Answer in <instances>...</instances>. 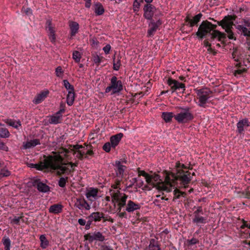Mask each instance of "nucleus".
<instances>
[{
  "mask_svg": "<svg viewBox=\"0 0 250 250\" xmlns=\"http://www.w3.org/2000/svg\"><path fill=\"white\" fill-rule=\"evenodd\" d=\"M188 246H191L199 243V240L195 238H192L190 240H187Z\"/></svg>",
  "mask_w": 250,
  "mask_h": 250,
  "instance_id": "nucleus-58",
  "label": "nucleus"
},
{
  "mask_svg": "<svg viewBox=\"0 0 250 250\" xmlns=\"http://www.w3.org/2000/svg\"><path fill=\"white\" fill-rule=\"evenodd\" d=\"M3 121L8 125L12 126L16 129L19 127L21 126V125L20 120L17 121L11 119H5L3 120Z\"/></svg>",
  "mask_w": 250,
  "mask_h": 250,
  "instance_id": "nucleus-25",
  "label": "nucleus"
},
{
  "mask_svg": "<svg viewBox=\"0 0 250 250\" xmlns=\"http://www.w3.org/2000/svg\"><path fill=\"white\" fill-rule=\"evenodd\" d=\"M61 114H57V112L55 115H52L50 117L49 119V123L53 124H57L60 123V120L62 118Z\"/></svg>",
  "mask_w": 250,
  "mask_h": 250,
  "instance_id": "nucleus-36",
  "label": "nucleus"
},
{
  "mask_svg": "<svg viewBox=\"0 0 250 250\" xmlns=\"http://www.w3.org/2000/svg\"><path fill=\"white\" fill-rule=\"evenodd\" d=\"M32 186L36 188L39 191L42 193L47 192L50 190V188L41 182L40 179H34L32 181Z\"/></svg>",
  "mask_w": 250,
  "mask_h": 250,
  "instance_id": "nucleus-12",
  "label": "nucleus"
},
{
  "mask_svg": "<svg viewBox=\"0 0 250 250\" xmlns=\"http://www.w3.org/2000/svg\"><path fill=\"white\" fill-rule=\"evenodd\" d=\"M121 180L115 179L114 184H112L111 185V188L114 189H118V188L121 189L119 188V186L121 184Z\"/></svg>",
  "mask_w": 250,
  "mask_h": 250,
  "instance_id": "nucleus-59",
  "label": "nucleus"
},
{
  "mask_svg": "<svg viewBox=\"0 0 250 250\" xmlns=\"http://www.w3.org/2000/svg\"><path fill=\"white\" fill-rule=\"evenodd\" d=\"M63 206L60 204H56L51 205L49 209V212L53 214H59L62 212Z\"/></svg>",
  "mask_w": 250,
  "mask_h": 250,
  "instance_id": "nucleus-21",
  "label": "nucleus"
},
{
  "mask_svg": "<svg viewBox=\"0 0 250 250\" xmlns=\"http://www.w3.org/2000/svg\"><path fill=\"white\" fill-rule=\"evenodd\" d=\"M120 194V192L119 190L117 192L113 193L111 196L112 201H118L120 199L119 197V194Z\"/></svg>",
  "mask_w": 250,
  "mask_h": 250,
  "instance_id": "nucleus-57",
  "label": "nucleus"
},
{
  "mask_svg": "<svg viewBox=\"0 0 250 250\" xmlns=\"http://www.w3.org/2000/svg\"><path fill=\"white\" fill-rule=\"evenodd\" d=\"M10 174V172L8 170H2L0 172V179L4 177H7Z\"/></svg>",
  "mask_w": 250,
  "mask_h": 250,
  "instance_id": "nucleus-60",
  "label": "nucleus"
},
{
  "mask_svg": "<svg viewBox=\"0 0 250 250\" xmlns=\"http://www.w3.org/2000/svg\"><path fill=\"white\" fill-rule=\"evenodd\" d=\"M137 171L139 176H143L145 177L148 175V173L146 172L144 170H141L139 167L137 168Z\"/></svg>",
  "mask_w": 250,
  "mask_h": 250,
  "instance_id": "nucleus-63",
  "label": "nucleus"
},
{
  "mask_svg": "<svg viewBox=\"0 0 250 250\" xmlns=\"http://www.w3.org/2000/svg\"><path fill=\"white\" fill-rule=\"evenodd\" d=\"M226 19L229 22H230L229 25H230V27H232L233 25V21L235 20L236 18V15H228L226 16Z\"/></svg>",
  "mask_w": 250,
  "mask_h": 250,
  "instance_id": "nucleus-50",
  "label": "nucleus"
},
{
  "mask_svg": "<svg viewBox=\"0 0 250 250\" xmlns=\"http://www.w3.org/2000/svg\"><path fill=\"white\" fill-rule=\"evenodd\" d=\"M123 89V85L121 81L118 80L116 76H113L111 79L110 84L105 90V93L111 91V95L120 93Z\"/></svg>",
  "mask_w": 250,
  "mask_h": 250,
  "instance_id": "nucleus-4",
  "label": "nucleus"
},
{
  "mask_svg": "<svg viewBox=\"0 0 250 250\" xmlns=\"http://www.w3.org/2000/svg\"><path fill=\"white\" fill-rule=\"evenodd\" d=\"M187 193L185 192L181 191L177 188H176L174 190V197L173 201H174L175 199H179L181 197H186Z\"/></svg>",
  "mask_w": 250,
  "mask_h": 250,
  "instance_id": "nucleus-35",
  "label": "nucleus"
},
{
  "mask_svg": "<svg viewBox=\"0 0 250 250\" xmlns=\"http://www.w3.org/2000/svg\"><path fill=\"white\" fill-rule=\"evenodd\" d=\"M0 150L7 152L9 150L8 147L4 143L0 140Z\"/></svg>",
  "mask_w": 250,
  "mask_h": 250,
  "instance_id": "nucleus-62",
  "label": "nucleus"
},
{
  "mask_svg": "<svg viewBox=\"0 0 250 250\" xmlns=\"http://www.w3.org/2000/svg\"><path fill=\"white\" fill-rule=\"evenodd\" d=\"M69 26L70 29V35L71 37L74 36L78 32L79 25L76 21H70Z\"/></svg>",
  "mask_w": 250,
  "mask_h": 250,
  "instance_id": "nucleus-24",
  "label": "nucleus"
},
{
  "mask_svg": "<svg viewBox=\"0 0 250 250\" xmlns=\"http://www.w3.org/2000/svg\"><path fill=\"white\" fill-rule=\"evenodd\" d=\"M206 220L207 219L205 217L195 215V217L193 219V222L197 224L198 223L205 224Z\"/></svg>",
  "mask_w": 250,
  "mask_h": 250,
  "instance_id": "nucleus-41",
  "label": "nucleus"
},
{
  "mask_svg": "<svg viewBox=\"0 0 250 250\" xmlns=\"http://www.w3.org/2000/svg\"><path fill=\"white\" fill-rule=\"evenodd\" d=\"M74 206L80 210L84 209L85 210H89L90 208V205L84 198H82L76 199Z\"/></svg>",
  "mask_w": 250,
  "mask_h": 250,
  "instance_id": "nucleus-15",
  "label": "nucleus"
},
{
  "mask_svg": "<svg viewBox=\"0 0 250 250\" xmlns=\"http://www.w3.org/2000/svg\"><path fill=\"white\" fill-rule=\"evenodd\" d=\"M115 166L117 167L116 175L117 176H121L123 177L125 169L126 167L121 164V162L120 161H116L115 162Z\"/></svg>",
  "mask_w": 250,
  "mask_h": 250,
  "instance_id": "nucleus-23",
  "label": "nucleus"
},
{
  "mask_svg": "<svg viewBox=\"0 0 250 250\" xmlns=\"http://www.w3.org/2000/svg\"><path fill=\"white\" fill-rule=\"evenodd\" d=\"M241 196L246 198L250 199V186L248 187L247 188L241 192Z\"/></svg>",
  "mask_w": 250,
  "mask_h": 250,
  "instance_id": "nucleus-47",
  "label": "nucleus"
},
{
  "mask_svg": "<svg viewBox=\"0 0 250 250\" xmlns=\"http://www.w3.org/2000/svg\"><path fill=\"white\" fill-rule=\"evenodd\" d=\"M1 242L4 246V250H10L11 242L9 237L4 236L2 239Z\"/></svg>",
  "mask_w": 250,
  "mask_h": 250,
  "instance_id": "nucleus-33",
  "label": "nucleus"
},
{
  "mask_svg": "<svg viewBox=\"0 0 250 250\" xmlns=\"http://www.w3.org/2000/svg\"><path fill=\"white\" fill-rule=\"evenodd\" d=\"M226 34L222 33L218 30L213 31V33L211 34L209 40H214L215 39L217 38L218 40L222 43L224 42V40L226 39Z\"/></svg>",
  "mask_w": 250,
  "mask_h": 250,
  "instance_id": "nucleus-17",
  "label": "nucleus"
},
{
  "mask_svg": "<svg viewBox=\"0 0 250 250\" xmlns=\"http://www.w3.org/2000/svg\"><path fill=\"white\" fill-rule=\"evenodd\" d=\"M142 2H143V0H134L133 3V10L134 12L139 11Z\"/></svg>",
  "mask_w": 250,
  "mask_h": 250,
  "instance_id": "nucleus-42",
  "label": "nucleus"
},
{
  "mask_svg": "<svg viewBox=\"0 0 250 250\" xmlns=\"http://www.w3.org/2000/svg\"><path fill=\"white\" fill-rule=\"evenodd\" d=\"M63 152H64L65 153L64 154V156L65 157H67V154L69 152V150L67 149H66V148H62V151H59L58 152L53 151L52 153L53 154H54V155H57L58 154H60V155L61 154H62Z\"/></svg>",
  "mask_w": 250,
  "mask_h": 250,
  "instance_id": "nucleus-61",
  "label": "nucleus"
},
{
  "mask_svg": "<svg viewBox=\"0 0 250 250\" xmlns=\"http://www.w3.org/2000/svg\"><path fill=\"white\" fill-rule=\"evenodd\" d=\"M65 104L64 103L62 102L60 105V110L57 112V114H61L65 112Z\"/></svg>",
  "mask_w": 250,
  "mask_h": 250,
  "instance_id": "nucleus-55",
  "label": "nucleus"
},
{
  "mask_svg": "<svg viewBox=\"0 0 250 250\" xmlns=\"http://www.w3.org/2000/svg\"><path fill=\"white\" fill-rule=\"evenodd\" d=\"M162 24V21L160 20H158L156 22L154 20H151L149 24V29L147 31V36L151 37L153 36L155 32L157 31L158 27Z\"/></svg>",
  "mask_w": 250,
  "mask_h": 250,
  "instance_id": "nucleus-16",
  "label": "nucleus"
},
{
  "mask_svg": "<svg viewBox=\"0 0 250 250\" xmlns=\"http://www.w3.org/2000/svg\"><path fill=\"white\" fill-rule=\"evenodd\" d=\"M203 14L201 13L196 15L192 19H191L189 14H188L185 19V24L189 27H192L194 26H197L198 22L200 21Z\"/></svg>",
  "mask_w": 250,
  "mask_h": 250,
  "instance_id": "nucleus-9",
  "label": "nucleus"
},
{
  "mask_svg": "<svg viewBox=\"0 0 250 250\" xmlns=\"http://www.w3.org/2000/svg\"><path fill=\"white\" fill-rule=\"evenodd\" d=\"M147 250H161L158 244V241L155 239H150L149 245Z\"/></svg>",
  "mask_w": 250,
  "mask_h": 250,
  "instance_id": "nucleus-29",
  "label": "nucleus"
},
{
  "mask_svg": "<svg viewBox=\"0 0 250 250\" xmlns=\"http://www.w3.org/2000/svg\"><path fill=\"white\" fill-rule=\"evenodd\" d=\"M63 83L64 86L68 91L73 92L74 91V86L69 83L68 80H64Z\"/></svg>",
  "mask_w": 250,
  "mask_h": 250,
  "instance_id": "nucleus-44",
  "label": "nucleus"
},
{
  "mask_svg": "<svg viewBox=\"0 0 250 250\" xmlns=\"http://www.w3.org/2000/svg\"><path fill=\"white\" fill-rule=\"evenodd\" d=\"M211 33L210 28L208 24V21L206 20L203 21L199 25L198 31L196 33V35L199 39L202 40L208 35H209L210 37Z\"/></svg>",
  "mask_w": 250,
  "mask_h": 250,
  "instance_id": "nucleus-7",
  "label": "nucleus"
},
{
  "mask_svg": "<svg viewBox=\"0 0 250 250\" xmlns=\"http://www.w3.org/2000/svg\"><path fill=\"white\" fill-rule=\"evenodd\" d=\"M151 176H152V181L153 182L155 183L156 184V187H157V188L159 190H163V189H159L158 188V186L162 183H163L165 184V185L167 186V187H169V185H168L167 184V183H166V180H165V181L163 182H160V181H161L160 178V176L158 175V174H155L154 173V174L153 175H151ZM163 191H164L163 190Z\"/></svg>",
  "mask_w": 250,
  "mask_h": 250,
  "instance_id": "nucleus-28",
  "label": "nucleus"
},
{
  "mask_svg": "<svg viewBox=\"0 0 250 250\" xmlns=\"http://www.w3.org/2000/svg\"><path fill=\"white\" fill-rule=\"evenodd\" d=\"M48 36L51 42L52 43H55L56 42L55 31L49 32Z\"/></svg>",
  "mask_w": 250,
  "mask_h": 250,
  "instance_id": "nucleus-54",
  "label": "nucleus"
},
{
  "mask_svg": "<svg viewBox=\"0 0 250 250\" xmlns=\"http://www.w3.org/2000/svg\"><path fill=\"white\" fill-rule=\"evenodd\" d=\"M48 90L41 91L39 94H37L33 100V103L35 104H39L42 103L49 94Z\"/></svg>",
  "mask_w": 250,
  "mask_h": 250,
  "instance_id": "nucleus-18",
  "label": "nucleus"
},
{
  "mask_svg": "<svg viewBox=\"0 0 250 250\" xmlns=\"http://www.w3.org/2000/svg\"><path fill=\"white\" fill-rule=\"evenodd\" d=\"M145 179H146V183L148 184L151 185L153 187L156 186L155 183H154L152 181V176H151V175H149L148 174V175L146 177H145Z\"/></svg>",
  "mask_w": 250,
  "mask_h": 250,
  "instance_id": "nucleus-52",
  "label": "nucleus"
},
{
  "mask_svg": "<svg viewBox=\"0 0 250 250\" xmlns=\"http://www.w3.org/2000/svg\"><path fill=\"white\" fill-rule=\"evenodd\" d=\"M75 97V93L74 91L73 92L68 91L66 97V103L68 105L71 106L73 104Z\"/></svg>",
  "mask_w": 250,
  "mask_h": 250,
  "instance_id": "nucleus-32",
  "label": "nucleus"
},
{
  "mask_svg": "<svg viewBox=\"0 0 250 250\" xmlns=\"http://www.w3.org/2000/svg\"><path fill=\"white\" fill-rule=\"evenodd\" d=\"M69 149L73 152V155L76 154V157L80 160L84 158L89 159V156H93L94 153L93 150V147L91 144L84 143L81 145H70Z\"/></svg>",
  "mask_w": 250,
  "mask_h": 250,
  "instance_id": "nucleus-2",
  "label": "nucleus"
},
{
  "mask_svg": "<svg viewBox=\"0 0 250 250\" xmlns=\"http://www.w3.org/2000/svg\"><path fill=\"white\" fill-rule=\"evenodd\" d=\"M55 73L58 77H62L63 71L61 66H59L56 68Z\"/></svg>",
  "mask_w": 250,
  "mask_h": 250,
  "instance_id": "nucleus-51",
  "label": "nucleus"
},
{
  "mask_svg": "<svg viewBox=\"0 0 250 250\" xmlns=\"http://www.w3.org/2000/svg\"><path fill=\"white\" fill-rule=\"evenodd\" d=\"M52 157L53 158L51 161L50 168L53 170H59L57 172V175L61 176L65 173L69 174L75 171V169L71 170L63 166L67 165L66 163L63 162L64 158L60 154L52 155Z\"/></svg>",
  "mask_w": 250,
  "mask_h": 250,
  "instance_id": "nucleus-3",
  "label": "nucleus"
},
{
  "mask_svg": "<svg viewBox=\"0 0 250 250\" xmlns=\"http://www.w3.org/2000/svg\"><path fill=\"white\" fill-rule=\"evenodd\" d=\"M85 240H88L90 243L94 240L103 242L105 240V237L100 231H95L92 235L90 233H87L84 235Z\"/></svg>",
  "mask_w": 250,
  "mask_h": 250,
  "instance_id": "nucleus-11",
  "label": "nucleus"
},
{
  "mask_svg": "<svg viewBox=\"0 0 250 250\" xmlns=\"http://www.w3.org/2000/svg\"><path fill=\"white\" fill-rule=\"evenodd\" d=\"M68 178L66 177L65 178L61 177L58 182L59 186L61 188H64L65 187L66 182L67 181Z\"/></svg>",
  "mask_w": 250,
  "mask_h": 250,
  "instance_id": "nucleus-49",
  "label": "nucleus"
},
{
  "mask_svg": "<svg viewBox=\"0 0 250 250\" xmlns=\"http://www.w3.org/2000/svg\"><path fill=\"white\" fill-rule=\"evenodd\" d=\"M232 27H229L226 29L225 31L228 33V37L230 40H236V38L234 36V33L232 31Z\"/></svg>",
  "mask_w": 250,
  "mask_h": 250,
  "instance_id": "nucleus-45",
  "label": "nucleus"
},
{
  "mask_svg": "<svg viewBox=\"0 0 250 250\" xmlns=\"http://www.w3.org/2000/svg\"><path fill=\"white\" fill-rule=\"evenodd\" d=\"M196 94L199 99V105L205 107L208 100L211 97L212 91L207 87L196 90Z\"/></svg>",
  "mask_w": 250,
  "mask_h": 250,
  "instance_id": "nucleus-5",
  "label": "nucleus"
},
{
  "mask_svg": "<svg viewBox=\"0 0 250 250\" xmlns=\"http://www.w3.org/2000/svg\"><path fill=\"white\" fill-rule=\"evenodd\" d=\"M123 137V134L119 133L110 137V143L112 148H115L118 145Z\"/></svg>",
  "mask_w": 250,
  "mask_h": 250,
  "instance_id": "nucleus-19",
  "label": "nucleus"
},
{
  "mask_svg": "<svg viewBox=\"0 0 250 250\" xmlns=\"http://www.w3.org/2000/svg\"><path fill=\"white\" fill-rule=\"evenodd\" d=\"M39 239L41 242L40 247L43 249H46L49 246V242L45 235L44 234L41 235Z\"/></svg>",
  "mask_w": 250,
  "mask_h": 250,
  "instance_id": "nucleus-31",
  "label": "nucleus"
},
{
  "mask_svg": "<svg viewBox=\"0 0 250 250\" xmlns=\"http://www.w3.org/2000/svg\"><path fill=\"white\" fill-rule=\"evenodd\" d=\"M102 218H104V213L98 211L92 213L87 217L88 219H91L95 222L100 221Z\"/></svg>",
  "mask_w": 250,
  "mask_h": 250,
  "instance_id": "nucleus-22",
  "label": "nucleus"
},
{
  "mask_svg": "<svg viewBox=\"0 0 250 250\" xmlns=\"http://www.w3.org/2000/svg\"><path fill=\"white\" fill-rule=\"evenodd\" d=\"M143 10L144 18L148 20H152L156 10L155 7L151 4H146L144 5Z\"/></svg>",
  "mask_w": 250,
  "mask_h": 250,
  "instance_id": "nucleus-13",
  "label": "nucleus"
},
{
  "mask_svg": "<svg viewBox=\"0 0 250 250\" xmlns=\"http://www.w3.org/2000/svg\"><path fill=\"white\" fill-rule=\"evenodd\" d=\"M111 145L110 142L105 143L103 146V149L106 152H109L111 150Z\"/></svg>",
  "mask_w": 250,
  "mask_h": 250,
  "instance_id": "nucleus-53",
  "label": "nucleus"
},
{
  "mask_svg": "<svg viewBox=\"0 0 250 250\" xmlns=\"http://www.w3.org/2000/svg\"><path fill=\"white\" fill-rule=\"evenodd\" d=\"M174 116L172 112H163L162 115V118L167 123L171 121Z\"/></svg>",
  "mask_w": 250,
  "mask_h": 250,
  "instance_id": "nucleus-38",
  "label": "nucleus"
},
{
  "mask_svg": "<svg viewBox=\"0 0 250 250\" xmlns=\"http://www.w3.org/2000/svg\"><path fill=\"white\" fill-rule=\"evenodd\" d=\"M98 192V189L97 188H92L90 190H89L86 193V196L87 198H89L91 197H96L97 196V193Z\"/></svg>",
  "mask_w": 250,
  "mask_h": 250,
  "instance_id": "nucleus-43",
  "label": "nucleus"
},
{
  "mask_svg": "<svg viewBox=\"0 0 250 250\" xmlns=\"http://www.w3.org/2000/svg\"><path fill=\"white\" fill-rule=\"evenodd\" d=\"M10 136V133L6 127H0V137L2 138H7Z\"/></svg>",
  "mask_w": 250,
  "mask_h": 250,
  "instance_id": "nucleus-39",
  "label": "nucleus"
},
{
  "mask_svg": "<svg viewBox=\"0 0 250 250\" xmlns=\"http://www.w3.org/2000/svg\"><path fill=\"white\" fill-rule=\"evenodd\" d=\"M104 12V8L102 4L100 3H97L95 5V13L97 15H102Z\"/></svg>",
  "mask_w": 250,
  "mask_h": 250,
  "instance_id": "nucleus-37",
  "label": "nucleus"
},
{
  "mask_svg": "<svg viewBox=\"0 0 250 250\" xmlns=\"http://www.w3.org/2000/svg\"><path fill=\"white\" fill-rule=\"evenodd\" d=\"M249 125V122L247 119H245L240 121L237 124V127L238 132L239 133H242V132L244 131V127L245 126H248Z\"/></svg>",
  "mask_w": 250,
  "mask_h": 250,
  "instance_id": "nucleus-26",
  "label": "nucleus"
},
{
  "mask_svg": "<svg viewBox=\"0 0 250 250\" xmlns=\"http://www.w3.org/2000/svg\"><path fill=\"white\" fill-rule=\"evenodd\" d=\"M127 197L128 196L124 193L123 196H122L120 199L116 202L118 203V206H120V207H124L126 205V202Z\"/></svg>",
  "mask_w": 250,
  "mask_h": 250,
  "instance_id": "nucleus-40",
  "label": "nucleus"
},
{
  "mask_svg": "<svg viewBox=\"0 0 250 250\" xmlns=\"http://www.w3.org/2000/svg\"><path fill=\"white\" fill-rule=\"evenodd\" d=\"M45 27L46 29H48L49 32L55 31L54 27L52 26V21L51 20H48L46 21Z\"/></svg>",
  "mask_w": 250,
  "mask_h": 250,
  "instance_id": "nucleus-48",
  "label": "nucleus"
},
{
  "mask_svg": "<svg viewBox=\"0 0 250 250\" xmlns=\"http://www.w3.org/2000/svg\"><path fill=\"white\" fill-rule=\"evenodd\" d=\"M209 19L212 20L214 22H216L219 25L221 26L225 30L226 29H227V28L230 27V25L229 24L230 22H229L228 21L226 16L220 21H217L213 18H209Z\"/></svg>",
  "mask_w": 250,
  "mask_h": 250,
  "instance_id": "nucleus-27",
  "label": "nucleus"
},
{
  "mask_svg": "<svg viewBox=\"0 0 250 250\" xmlns=\"http://www.w3.org/2000/svg\"><path fill=\"white\" fill-rule=\"evenodd\" d=\"M40 141L39 139H36L31 140L30 141L27 142L24 145V148H29L34 147L37 145H40Z\"/></svg>",
  "mask_w": 250,
  "mask_h": 250,
  "instance_id": "nucleus-30",
  "label": "nucleus"
},
{
  "mask_svg": "<svg viewBox=\"0 0 250 250\" xmlns=\"http://www.w3.org/2000/svg\"><path fill=\"white\" fill-rule=\"evenodd\" d=\"M183 111L174 115V119L179 123H186L194 118L193 114L190 112L189 108H182Z\"/></svg>",
  "mask_w": 250,
  "mask_h": 250,
  "instance_id": "nucleus-6",
  "label": "nucleus"
},
{
  "mask_svg": "<svg viewBox=\"0 0 250 250\" xmlns=\"http://www.w3.org/2000/svg\"><path fill=\"white\" fill-rule=\"evenodd\" d=\"M167 83L168 85L170 86L172 93L179 88H182L185 90L186 86L184 83H180L177 80L172 79L171 78L168 79Z\"/></svg>",
  "mask_w": 250,
  "mask_h": 250,
  "instance_id": "nucleus-14",
  "label": "nucleus"
},
{
  "mask_svg": "<svg viewBox=\"0 0 250 250\" xmlns=\"http://www.w3.org/2000/svg\"><path fill=\"white\" fill-rule=\"evenodd\" d=\"M103 57H100L99 55H96L93 56V61L97 65H99L102 62Z\"/></svg>",
  "mask_w": 250,
  "mask_h": 250,
  "instance_id": "nucleus-56",
  "label": "nucleus"
},
{
  "mask_svg": "<svg viewBox=\"0 0 250 250\" xmlns=\"http://www.w3.org/2000/svg\"><path fill=\"white\" fill-rule=\"evenodd\" d=\"M141 208V206L137 203H135L131 200H129L126 206L125 211L128 212H132Z\"/></svg>",
  "mask_w": 250,
  "mask_h": 250,
  "instance_id": "nucleus-20",
  "label": "nucleus"
},
{
  "mask_svg": "<svg viewBox=\"0 0 250 250\" xmlns=\"http://www.w3.org/2000/svg\"><path fill=\"white\" fill-rule=\"evenodd\" d=\"M191 178L190 172L188 170H178L176 173L166 171L165 180L169 187L162 183L158 186V188L169 192L171 190V187L179 180L181 186H183L184 188H186L190 183Z\"/></svg>",
  "mask_w": 250,
  "mask_h": 250,
  "instance_id": "nucleus-1",
  "label": "nucleus"
},
{
  "mask_svg": "<svg viewBox=\"0 0 250 250\" xmlns=\"http://www.w3.org/2000/svg\"><path fill=\"white\" fill-rule=\"evenodd\" d=\"M121 57L119 56L117 57V58H116L115 55H114L113 56V68L114 70L118 71L119 70L120 66L121 65Z\"/></svg>",
  "mask_w": 250,
  "mask_h": 250,
  "instance_id": "nucleus-34",
  "label": "nucleus"
},
{
  "mask_svg": "<svg viewBox=\"0 0 250 250\" xmlns=\"http://www.w3.org/2000/svg\"><path fill=\"white\" fill-rule=\"evenodd\" d=\"M81 55L78 51H74L73 52L72 58L75 60V62L78 63L80 62L81 59Z\"/></svg>",
  "mask_w": 250,
  "mask_h": 250,
  "instance_id": "nucleus-46",
  "label": "nucleus"
},
{
  "mask_svg": "<svg viewBox=\"0 0 250 250\" xmlns=\"http://www.w3.org/2000/svg\"><path fill=\"white\" fill-rule=\"evenodd\" d=\"M45 158L43 161L40 162L39 164H35L34 165V168L39 170H42L44 169H47L50 168V164H51V161L52 160V155H48V156H44Z\"/></svg>",
  "mask_w": 250,
  "mask_h": 250,
  "instance_id": "nucleus-10",
  "label": "nucleus"
},
{
  "mask_svg": "<svg viewBox=\"0 0 250 250\" xmlns=\"http://www.w3.org/2000/svg\"><path fill=\"white\" fill-rule=\"evenodd\" d=\"M235 27L238 30L237 32L238 34L246 37V44H247L248 50H250V30L242 25H236Z\"/></svg>",
  "mask_w": 250,
  "mask_h": 250,
  "instance_id": "nucleus-8",
  "label": "nucleus"
},
{
  "mask_svg": "<svg viewBox=\"0 0 250 250\" xmlns=\"http://www.w3.org/2000/svg\"><path fill=\"white\" fill-rule=\"evenodd\" d=\"M243 22L244 23V27H246V28H249V29L250 30V20H243Z\"/></svg>",
  "mask_w": 250,
  "mask_h": 250,
  "instance_id": "nucleus-64",
  "label": "nucleus"
}]
</instances>
